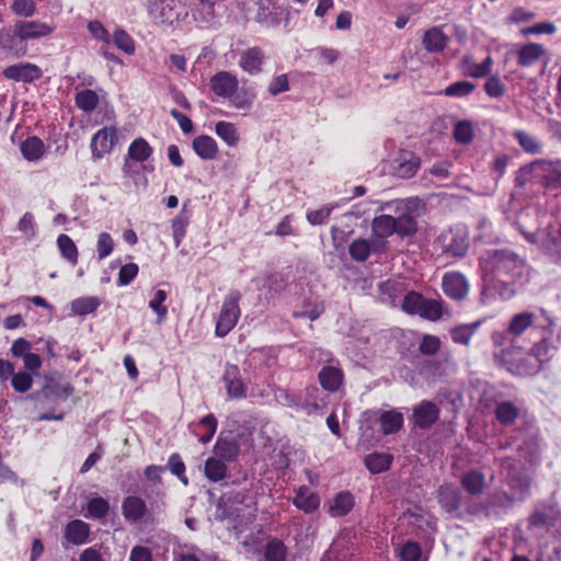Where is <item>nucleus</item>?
<instances>
[{"instance_id": "nucleus-40", "label": "nucleus", "mask_w": 561, "mask_h": 561, "mask_svg": "<svg viewBox=\"0 0 561 561\" xmlns=\"http://www.w3.org/2000/svg\"><path fill=\"white\" fill-rule=\"evenodd\" d=\"M101 305V300L94 296L79 297L71 301V311L80 317L93 313Z\"/></svg>"}, {"instance_id": "nucleus-12", "label": "nucleus", "mask_w": 561, "mask_h": 561, "mask_svg": "<svg viewBox=\"0 0 561 561\" xmlns=\"http://www.w3.org/2000/svg\"><path fill=\"white\" fill-rule=\"evenodd\" d=\"M0 49L7 55L20 58L26 55L27 45L20 32L13 26V30H0Z\"/></svg>"}, {"instance_id": "nucleus-32", "label": "nucleus", "mask_w": 561, "mask_h": 561, "mask_svg": "<svg viewBox=\"0 0 561 561\" xmlns=\"http://www.w3.org/2000/svg\"><path fill=\"white\" fill-rule=\"evenodd\" d=\"M421 167V159L414 152L404 151L400 156V161L396 168L398 176L402 179L413 178Z\"/></svg>"}, {"instance_id": "nucleus-6", "label": "nucleus", "mask_w": 561, "mask_h": 561, "mask_svg": "<svg viewBox=\"0 0 561 561\" xmlns=\"http://www.w3.org/2000/svg\"><path fill=\"white\" fill-rule=\"evenodd\" d=\"M118 142V130L114 125L98 130L90 142L92 157L101 159L110 153Z\"/></svg>"}, {"instance_id": "nucleus-27", "label": "nucleus", "mask_w": 561, "mask_h": 561, "mask_svg": "<svg viewBox=\"0 0 561 561\" xmlns=\"http://www.w3.org/2000/svg\"><path fill=\"white\" fill-rule=\"evenodd\" d=\"M447 43L448 37L438 26H433L426 30L422 37V45L430 54L442 53L446 48Z\"/></svg>"}, {"instance_id": "nucleus-31", "label": "nucleus", "mask_w": 561, "mask_h": 561, "mask_svg": "<svg viewBox=\"0 0 561 561\" xmlns=\"http://www.w3.org/2000/svg\"><path fill=\"white\" fill-rule=\"evenodd\" d=\"M545 55V48L537 43H528L517 50V64L520 67L534 66Z\"/></svg>"}, {"instance_id": "nucleus-4", "label": "nucleus", "mask_w": 561, "mask_h": 561, "mask_svg": "<svg viewBox=\"0 0 561 561\" xmlns=\"http://www.w3.org/2000/svg\"><path fill=\"white\" fill-rule=\"evenodd\" d=\"M240 300L241 294L238 290H232L225 297L216 321V336H226L237 325L241 316Z\"/></svg>"}, {"instance_id": "nucleus-26", "label": "nucleus", "mask_w": 561, "mask_h": 561, "mask_svg": "<svg viewBox=\"0 0 561 561\" xmlns=\"http://www.w3.org/2000/svg\"><path fill=\"white\" fill-rule=\"evenodd\" d=\"M318 380L325 391L335 392L343 383L344 373L339 367L323 366L318 374Z\"/></svg>"}, {"instance_id": "nucleus-58", "label": "nucleus", "mask_w": 561, "mask_h": 561, "mask_svg": "<svg viewBox=\"0 0 561 561\" xmlns=\"http://www.w3.org/2000/svg\"><path fill=\"white\" fill-rule=\"evenodd\" d=\"M167 299V293L163 289H158L153 298L149 301V307L156 312L158 316L157 322L161 323L165 320L168 314V308L164 305Z\"/></svg>"}, {"instance_id": "nucleus-49", "label": "nucleus", "mask_w": 561, "mask_h": 561, "mask_svg": "<svg viewBox=\"0 0 561 561\" xmlns=\"http://www.w3.org/2000/svg\"><path fill=\"white\" fill-rule=\"evenodd\" d=\"M417 314L423 319L437 321L443 317V304L439 300L424 298Z\"/></svg>"}, {"instance_id": "nucleus-50", "label": "nucleus", "mask_w": 561, "mask_h": 561, "mask_svg": "<svg viewBox=\"0 0 561 561\" xmlns=\"http://www.w3.org/2000/svg\"><path fill=\"white\" fill-rule=\"evenodd\" d=\"M46 391L60 400H67L72 396L75 388L70 382H60L59 380L49 379L46 382Z\"/></svg>"}, {"instance_id": "nucleus-30", "label": "nucleus", "mask_w": 561, "mask_h": 561, "mask_svg": "<svg viewBox=\"0 0 561 561\" xmlns=\"http://www.w3.org/2000/svg\"><path fill=\"white\" fill-rule=\"evenodd\" d=\"M192 147L194 152L203 160H213L218 154V145L216 140L208 135H201L193 139Z\"/></svg>"}, {"instance_id": "nucleus-43", "label": "nucleus", "mask_w": 561, "mask_h": 561, "mask_svg": "<svg viewBox=\"0 0 561 561\" xmlns=\"http://www.w3.org/2000/svg\"><path fill=\"white\" fill-rule=\"evenodd\" d=\"M75 102L78 108L91 113L98 107L100 100L95 91L84 89L76 94Z\"/></svg>"}, {"instance_id": "nucleus-33", "label": "nucleus", "mask_w": 561, "mask_h": 561, "mask_svg": "<svg viewBox=\"0 0 561 561\" xmlns=\"http://www.w3.org/2000/svg\"><path fill=\"white\" fill-rule=\"evenodd\" d=\"M380 431L383 435L399 432L403 427V415L396 410L382 411L379 415Z\"/></svg>"}, {"instance_id": "nucleus-55", "label": "nucleus", "mask_w": 561, "mask_h": 561, "mask_svg": "<svg viewBox=\"0 0 561 561\" xmlns=\"http://www.w3.org/2000/svg\"><path fill=\"white\" fill-rule=\"evenodd\" d=\"M350 256L356 262H364L370 255V244L365 239H356L348 247Z\"/></svg>"}, {"instance_id": "nucleus-1", "label": "nucleus", "mask_w": 561, "mask_h": 561, "mask_svg": "<svg viewBox=\"0 0 561 561\" xmlns=\"http://www.w3.org/2000/svg\"><path fill=\"white\" fill-rule=\"evenodd\" d=\"M484 278L494 287L499 285L500 295L507 299L514 296L513 285L523 275L524 261L508 249H489L479 259Z\"/></svg>"}, {"instance_id": "nucleus-37", "label": "nucleus", "mask_w": 561, "mask_h": 561, "mask_svg": "<svg viewBox=\"0 0 561 561\" xmlns=\"http://www.w3.org/2000/svg\"><path fill=\"white\" fill-rule=\"evenodd\" d=\"M204 473H205V477L210 482L216 483V482H220L224 479H226V477L228 474V468H227L225 461H222L214 456V457H209L206 459L205 466H204Z\"/></svg>"}, {"instance_id": "nucleus-35", "label": "nucleus", "mask_w": 561, "mask_h": 561, "mask_svg": "<svg viewBox=\"0 0 561 561\" xmlns=\"http://www.w3.org/2000/svg\"><path fill=\"white\" fill-rule=\"evenodd\" d=\"M23 158L27 161H37L45 154L44 141L37 136H30L20 146Z\"/></svg>"}, {"instance_id": "nucleus-51", "label": "nucleus", "mask_w": 561, "mask_h": 561, "mask_svg": "<svg viewBox=\"0 0 561 561\" xmlns=\"http://www.w3.org/2000/svg\"><path fill=\"white\" fill-rule=\"evenodd\" d=\"M476 89V84L470 81H456L443 91V94L448 98H465L470 95Z\"/></svg>"}, {"instance_id": "nucleus-53", "label": "nucleus", "mask_w": 561, "mask_h": 561, "mask_svg": "<svg viewBox=\"0 0 561 561\" xmlns=\"http://www.w3.org/2000/svg\"><path fill=\"white\" fill-rule=\"evenodd\" d=\"M538 178L537 161L520 167L515 174V186L524 188L533 179Z\"/></svg>"}, {"instance_id": "nucleus-60", "label": "nucleus", "mask_w": 561, "mask_h": 561, "mask_svg": "<svg viewBox=\"0 0 561 561\" xmlns=\"http://www.w3.org/2000/svg\"><path fill=\"white\" fill-rule=\"evenodd\" d=\"M422 557V547L419 542L408 540L400 550L401 561H420Z\"/></svg>"}, {"instance_id": "nucleus-28", "label": "nucleus", "mask_w": 561, "mask_h": 561, "mask_svg": "<svg viewBox=\"0 0 561 561\" xmlns=\"http://www.w3.org/2000/svg\"><path fill=\"white\" fill-rule=\"evenodd\" d=\"M213 453L218 459L225 462H232L239 457L240 446L234 438H224L219 436L213 447Z\"/></svg>"}, {"instance_id": "nucleus-15", "label": "nucleus", "mask_w": 561, "mask_h": 561, "mask_svg": "<svg viewBox=\"0 0 561 561\" xmlns=\"http://www.w3.org/2000/svg\"><path fill=\"white\" fill-rule=\"evenodd\" d=\"M2 75L4 78L15 82L32 83L42 78L43 71L35 64L23 62L7 67Z\"/></svg>"}, {"instance_id": "nucleus-46", "label": "nucleus", "mask_w": 561, "mask_h": 561, "mask_svg": "<svg viewBox=\"0 0 561 561\" xmlns=\"http://www.w3.org/2000/svg\"><path fill=\"white\" fill-rule=\"evenodd\" d=\"M514 139L518 142V145L523 148V150L527 153L536 154L541 150V144L538 139L528 134L525 130H515L513 133Z\"/></svg>"}, {"instance_id": "nucleus-34", "label": "nucleus", "mask_w": 561, "mask_h": 561, "mask_svg": "<svg viewBox=\"0 0 561 561\" xmlns=\"http://www.w3.org/2000/svg\"><path fill=\"white\" fill-rule=\"evenodd\" d=\"M393 456L387 453H371L364 459L366 468L373 474L388 471L392 465Z\"/></svg>"}, {"instance_id": "nucleus-24", "label": "nucleus", "mask_w": 561, "mask_h": 561, "mask_svg": "<svg viewBox=\"0 0 561 561\" xmlns=\"http://www.w3.org/2000/svg\"><path fill=\"white\" fill-rule=\"evenodd\" d=\"M460 485L468 494L480 495L486 488L485 476L478 469H470L462 473Z\"/></svg>"}, {"instance_id": "nucleus-56", "label": "nucleus", "mask_w": 561, "mask_h": 561, "mask_svg": "<svg viewBox=\"0 0 561 561\" xmlns=\"http://www.w3.org/2000/svg\"><path fill=\"white\" fill-rule=\"evenodd\" d=\"M453 136L458 144L468 145L473 139V126L469 121H460L455 125Z\"/></svg>"}, {"instance_id": "nucleus-42", "label": "nucleus", "mask_w": 561, "mask_h": 561, "mask_svg": "<svg viewBox=\"0 0 561 561\" xmlns=\"http://www.w3.org/2000/svg\"><path fill=\"white\" fill-rule=\"evenodd\" d=\"M481 321L470 324H461L450 330L451 340L457 344L469 345L477 329L481 325Z\"/></svg>"}, {"instance_id": "nucleus-9", "label": "nucleus", "mask_w": 561, "mask_h": 561, "mask_svg": "<svg viewBox=\"0 0 561 561\" xmlns=\"http://www.w3.org/2000/svg\"><path fill=\"white\" fill-rule=\"evenodd\" d=\"M469 288L468 279L460 272H447L444 274L442 289L448 298L461 301L468 296Z\"/></svg>"}, {"instance_id": "nucleus-48", "label": "nucleus", "mask_w": 561, "mask_h": 561, "mask_svg": "<svg viewBox=\"0 0 561 561\" xmlns=\"http://www.w3.org/2000/svg\"><path fill=\"white\" fill-rule=\"evenodd\" d=\"M287 557V548L279 539L270 540L264 549L265 561H285Z\"/></svg>"}, {"instance_id": "nucleus-18", "label": "nucleus", "mask_w": 561, "mask_h": 561, "mask_svg": "<svg viewBox=\"0 0 561 561\" xmlns=\"http://www.w3.org/2000/svg\"><path fill=\"white\" fill-rule=\"evenodd\" d=\"M514 503V495L504 490H496L481 502V508L485 511V516L490 517L496 515L500 511L510 510Z\"/></svg>"}, {"instance_id": "nucleus-54", "label": "nucleus", "mask_w": 561, "mask_h": 561, "mask_svg": "<svg viewBox=\"0 0 561 561\" xmlns=\"http://www.w3.org/2000/svg\"><path fill=\"white\" fill-rule=\"evenodd\" d=\"M167 469H169L172 474L179 478V480L184 484H188V479L185 474L186 466L184 461L182 460V457L178 453H173L169 456L168 465L164 466Z\"/></svg>"}, {"instance_id": "nucleus-22", "label": "nucleus", "mask_w": 561, "mask_h": 561, "mask_svg": "<svg viewBox=\"0 0 561 561\" xmlns=\"http://www.w3.org/2000/svg\"><path fill=\"white\" fill-rule=\"evenodd\" d=\"M296 495L293 499V505L302 511L305 514L314 513L321 503L320 495L317 492L310 490L307 485H300L296 491Z\"/></svg>"}, {"instance_id": "nucleus-64", "label": "nucleus", "mask_w": 561, "mask_h": 561, "mask_svg": "<svg viewBox=\"0 0 561 561\" xmlns=\"http://www.w3.org/2000/svg\"><path fill=\"white\" fill-rule=\"evenodd\" d=\"M11 385L16 392L25 393L32 388L33 378L27 373L19 371L12 375Z\"/></svg>"}, {"instance_id": "nucleus-44", "label": "nucleus", "mask_w": 561, "mask_h": 561, "mask_svg": "<svg viewBox=\"0 0 561 561\" xmlns=\"http://www.w3.org/2000/svg\"><path fill=\"white\" fill-rule=\"evenodd\" d=\"M218 422L214 414L209 413L204 416L197 424V428L201 433H196L198 440L203 444H207L214 437L217 431Z\"/></svg>"}, {"instance_id": "nucleus-17", "label": "nucleus", "mask_w": 561, "mask_h": 561, "mask_svg": "<svg viewBox=\"0 0 561 561\" xmlns=\"http://www.w3.org/2000/svg\"><path fill=\"white\" fill-rule=\"evenodd\" d=\"M227 396L229 399H243L247 397L248 385L244 382L240 375L237 365L227 367L224 377Z\"/></svg>"}, {"instance_id": "nucleus-62", "label": "nucleus", "mask_w": 561, "mask_h": 561, "mask_svg": "<svg viewBox=\"0 0 561 561\" xmlns=\"http://www.w3.org/2000/svg\"><path fill=\"white\" fill-rule=\"evenodd\" d=\"M139 267L136 263H127L119 268L116 279L117 286L129 285L138 275Z\"/></svg>"}, {"instance_id": "nucleus-14", "label": "nucleus", "mask_w": 561, "mask_h": 561, "mask_svg": "<svg viewBox=\"0 0 561 561\" xmlns=\"http://www.w3.org/2000/svg\"><path fill=\"white\" fill-rule=\"evenodd\" d=\"M209 87L215 95L229 99L237 92L239 80L237 76L230 71L221 70L210 77Z\"/></svg>"}, {"instance_id": "nucleus-7", "label": "nucleus", "mask_w": 561, "mask_h": 561, "mask_svg": "<svg viewBox=\"0 0 561 561\" xmlns=\"http://www.w3.org/2000/svg\"><path fill=\"white\" fill-rule=\"evenodd\" d=\"M436 497L446 513L457 518L461 517L462 493L458 486L453 483H444L438 488Z\"/></svg>"}, {"instance_id": "nucleus-45", "label": "nucleus", "mask_w": 561, "mask_h": 561, "mask_svg": "<svg viewBox=\"0 0 561 561\" xmlns=\"http://www.w3.org/2000/svg\"><path fill=\"white\" fill-rule=\"evenodd\" d=\"M256 93L253 89L241 88L229 98L233 107L238 110H249L254 103Z\"/></svg>"}, {"instance_id": "nucleus-16", "label": "nucleus", "mask_w": 561, "mask_h": 561, "mask_svg": "<svg viewBox=\"0 0 561 561\" xmlns=\"http://www.w3.org/2000/svg\"><path fill=\"white\" fill-rule=\"evenodd\" d=\"M443 252L456 257H462L469 249V241L465 233L449 230L440 236Z\"/></svg>"}, {"instance_id": "nucleus-8", "label": "nucleus", "mask_w": 561, "mask_h": 561, "mask_svg": "<svg viewBox=\"0 0 561 561\" xmlns=\"http://www.w3.org/2000/svg\"><path fill=\"white\" fill-rule=\"evenodd\" d=\"M561 516L558 504L541 503L540 507H536L527 518V529L552 527Z\"/></svg>"}, {"instance_id": "nucleus-61", "label": "nucleus", "mask_w": 561, "mask_h": 561, "mask_svg": "<svg viewBox=\"0 0 561 561\" xmlns=\"http://www.w3.org/2000/svg\"><path fill=\"white\" fill-rule=\"evenodd\" d=\"M442 346V342L438 336L432 334H424L419 345L421 354L426 356L435 355Z\"/></svg>"}, {"instance_id": "nucleus-19", "label": "nucleus", "mask_w": 561, "mask_h": 561, "mask_svg": "<svg viewBox=\"0 0 561 561\" xmlns=\"http://www.w3.org/2000/svg\"><path fill=\"white\" fill-rule=\"evenodd\" d=\"M146 501L138 495H128L123 500L122 514L126 522L138 523L148 515Z\"/></svg>"}, {"instance_id": "nucleus-5", "label": "nucleus", "mask_w": 561, "mask_h": 561, "mask_svg": "<svg viewBox=\"0 0 561 561\" xmlns=\"http://www.w3.org/2000/svg\"><path fill=\"white\" fill-rule=\"evenodd\" d=\"M543 328L536 323V314L534 312L523 311L511 318L507 325V334L511 336V343L517 345L523 335H537Z\"/></svg>"}, {"instance_id": "nucleus-47", "label": "nucleus", "mask_w": 561, "mask_h": 561, "mask_svg": "<svg viewBox=\"0 0 561 561\" xmlns=\"http://www.w3.org/2000/svg\"><path fill=\"white\" fill-rule=\"evenodd\" d=\"M216 135L228 146L233 147L239 141V135L236 126L230 122L220 121L215 126Z\"/></svg>"}, {"instance_id": "nucleus-57", "label": "nucleus", "mask_w": 561, "mask_h": 561, "mask_svg": "<svg viewBox=\"0 0 561 561\" xmlns=\"http://www.w3.org/2000/svg\"><path fill=\"white\" fill-rule=\"evenodd\" d=\"M424 301L422 294L410 290L403 297L401 309L409 314H417Z\"/></svg>"}, {"instance_id": "nucleus-29", "label": "nucleus", "mask_w": 561, "mask_h": 561, "mask_svg": "<svg viewBox=\"0 0 561 561\" xmlns=\"http://www.w3.org/2000/svg\"><path fill=\"white\" fill-rule=\"evenodd\" d=\"M354 495L348 491H342L333 497L328 512L332 517H343L354 508Z\"/></svg>"}, {"instance_id": "nucleus-36", "label": "nucleus", "mask_w": 561, "mask_h": 561, "mask_svg": "<svg viewBox=\"0 0 561 561\" xmlns=\"http://www.w3.org/2000/svg\"><path fill=\"white\" fill-rule=\"evenodd\" d=\"M56 243L60 252V255L71 266H76L79 261V251L73 240L68 234L61 233L57 237Z\"/></svg>"}, {"instance_id": "nucleus-52", "label": "nucleus", "mask_w": 561, "mask_h": 561, "mask_svg": "<svg viewBox=\"0 0 561 561\" xmlns=\"http://www.w3.org/2000/svg\"><path fill=\"white\" fill-rule=\"evenodd\" d=\"M87 511L90 517L94 519H102L108 514L110 503L102 496H94L89 500Z\"/></svg>"}, {"instance_id": "nucleus-21", "label": "nucleus", "mask_w": 561, "mask_h": 561, "mask_svg": "<svg viewBox=\"0 0 561 561\" xmlns=\"http://www.w3.org/2000/svg\"><path fill=\"white\" fill-rule=\"evenodd\" d=\"M153 153V148L149 145V142L142 138L138 137L134 139L128 146L127 156L125 158V162L123 165V172L128 174L129 172V163L128 160H133L135 162L142 163L147 161Z\"/></svg>"}, {"instance_id": "nucleus-25", "label": "nucleus", "mask_w": 561, "mask_h": 561, "mask_svg": "<svg viewBox=\"0 0 561 561\" xmlns=\"http://www.w3.org/2000/svg\"><path fill=\"white\" fill-rule=\"evenodd\" d=\"M495 420L502 426H512L520 416V409L510 400L499 401L494 408Z\"/></svg>"}, {"instance_id": "nucleus-38", "label": "nucleus", "mask_w": 561, "mask_h": 561, "mask_svg": "<svg viewBox=\"0 0 561 561\" xmlns=\"http://www.w3.org/2000/svg\"><path fill=\"white\" fill-rule=\"evenodd\" d=\"M186 205L182 210L172 219L171 229L175 247H180L186 236L187 227L190 225V216L185 210Z\"/></svg>"}, {"instance_id": "nucleus-23", "label": "nucleus", "mask_w": 561, "mask_h": 561, "mask_svg": "<svg viewBox=\"0 0 561 561\" xmlns=\"http://www.w3.org/2000/svg\"><path fill=\"white\" fill-rule=\"evenodd\" d=\"M14 27L25 42L48 36L54 32V26L39 21H18Z\"/></svg>"}, {"instance_id": "nucleus-63", "label": "nucleus", "mask_w": 561, "mask_h": 561, "mask_svg": "<svg viewBox=\"0 0 561 561\" xmlns=\"http://www.w3.org/2000/svg\"><path fill=\"white\" fill-rule=\"evenodd\" d=\"M485 93L493 99L502 98L506 92L505 84L496 76H491L484 83Z\"/></svg>"}, {"instance_id": "nucleus-20", "label": "nucleus", "mask_w": 561, "mask_h": 561, "mask_svg": "<svg viewBox=\"0 0 561 561\" xmlns=\"http://www.w3.org/2000/svg\"><path fill=\"white\" fill-rule=\"evenodd\" d=\"M91 527L82 519H72L64 528V538L73 546H82L89 542Z\"/></svg>"}, {"instance_id": "nucleus-39", "label": "nucleus", "mask_w": 561, "mask_h": 561, "mask_svg": "<svg viewBox=\"0 0 561 561\" xmlns=\"http://www.w3.org/2000/svg\"><path fill=\"white\" fill-rule=\"evenodd\" d=\"M194 21L210 24L215 20V2L213 0H197L192 9Z\"/></svg>"}, {"instance_id": "nucleus-3", "label": "nucleus", "mask_w": 561, "mask_h": 561, "mask_svg": "<svg viewBox=\"0 0 561 561\" xmlns=\"http://www.w3.org/2000/svg\"><path fill=\"white\" fill-rule=\"evenodd\" d=\"M537 335L539 340L534 342L533 347L529 350V356L534 357V363L522 369V373L528 375H537L542 369L543 364L550 362L558 353V347L552 341L551 329L546 327Z\"/></svg>"}, {"instance_id": "nucleus-11", "label": "nucleus", "mask_w": 561, "mask_h": 561, "mask_svg": "<svg viewBox=\"0 0 561 561\" xmlns=\"http://www.w3.org/2000/svg\"><path fill=\"white\" fill-rule=\"evenodd\" d=\"M266 58V54L261 47L252 46L239 54L238 66L243 72L256 76L263 71Z\"/></svg>"}, {"instance_id": "nucleus-10", "label": "nucleus", "mask_w": 561, "mask_h": 561, "mask_svg": "<svg viewBox=\"0 0 561 561\" xmlns=\"http://www.w3.org/2000/svg\"><path fill=\"white\" fill-rule=\"evenodd\" d=\"M440 415L439 407L430 400H422L412 409V423L421 430L431 428Z\"/></svg>"}, {"instance_id": "nucleus-59", "label": "nucleus", "mask_w": 561, "mask_h": 561, "mask_svg": "<svg viewBox=\"0 0 561 561\" xmlns=\"http://www.w3.org/2000/svg\"><path fill=\"white\" fill-rule=\"evenodd\" d=\"M378 290L380 295L387 296L389 301L394 304L396 299L403 290V284L396 279H387L379 283Z\"/></svg>"}, {"instance_id": "nucleus-2", "label": "nucleus", "mask_w": 561, "mask_h": 561, "mask_svg": "<svg viewBox=\"0 0 561 561\" xmlns=\"http://www.w3.org/2000/svg\"><path fill=\"white\" fill-rule=\"evenodd\" d=\"M371 227L378 238L385 239L393 234L405 238L415 234L417 221L410 213L401 214L398 217L380 215L373 219Z\"/></svg>"}, {"instance_id": "nucleus-41", "label": "nucleus", "mask_w": 561, "mask_h": 561, "mask_svg": "<svg viewBox=\"0 0 561 561\" xmlns=\"http://www.w3.org/2000/svg\"><path fill=\"white\" fill-rule=\"evenodd\" d=\"M507 485L511 491L520 496V500H524L530 492L531 478L525 473L511 474L507 478Z\"/></svg>"}, {"instance_id": "nucleus-13", "label": "nucleus", "mask_w": 561, "mask_h": 561, "mask_svg": "<svg viewBox=\"0 0 561 561\" xmlns=\"http://www.w3.org/2000/svg\"><path fill=\"white\" fill-rule=\"evenodd\" d=\"M538 179L546 190L561 187V160L545 161L537 160Z\"/></svg>"}]
</instances>
